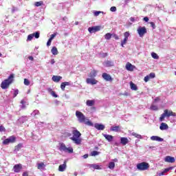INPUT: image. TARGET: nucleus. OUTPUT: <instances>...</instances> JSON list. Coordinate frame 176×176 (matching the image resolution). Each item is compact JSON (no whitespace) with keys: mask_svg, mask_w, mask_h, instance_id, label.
I'll return each mask as SVG.
<instances>
[{"mask_svg":"<svg viewBox=\"0 0 176 176\" xmlns=\"http://www.w3.org/2000/svg\"><path fill=\"white\" fill-rule=\"evenodd\" d=\"M59 151H60V152H65L67 153H74V148L72 147H67L64 143L60 144Z\"/></svg>","mask_w":176,"mask_h":176,"instance_id":"obj_5","label":"nucleus"},{"mask_svg":"<svg viewBox=\"0 0 176 176\" xmlns=\"http://www.w3.org/2000/svg\"><path fill=\"white\" fill-rule=\"evenodd\" d=\"M120 143L122 145H127V144H129V139H127V138H121Z\"/></svg>","mask_w":176,"mask_h":176,"instance_id":"obj_21","label":"nucleus"},{"mask_svg":"<svg viewBox=\"0 0 176 176\" xmlns=\"http://www.w3.org/2000/svg\"><path fill=\"white\" fill-rule=\"evenodd\" d=\"M98 154H99V153L97 151H94L91 153V156H97V155H98Z\"/></svg>","mask_w":176,"mask_h":176,"instance_id":"obj_44","label":"nucleus"},{"mask_svg":"<svg viewBox=\"0 0 176 176\" xmlns=\"http://www.w3.org/2000/svg\"><path fill=\"white\" fill-rule=\"evenodd\" d=\"M101 30V28L100 26H94L88 28L89 32L90 34H94L95 32H98Z\"/></svg>","mask_w":176,"mask_h":176,"instance_id":"obj_11","label":"nucleus"},{"mask_svg":"<svg viewBox=\"0 0 176 176\" xmlns=\"http://www.w3.org/2000/svg\"><path fill=\"white\" fill-rule=\"evenodd\" d=\"M76 116L78 118V120L79 123H85V124H87V126H93L94 124L93 122H91L86 116H85V114L82 113L81 111H76Z\"/></svg>","mask_w":176,"mask_h":176,"instance_id":"obj_1","label":"nucleus"},{"mask_svg":"<svg viewBox=\"0 0 176 176\" xmlns=\"http://www.w3.org/2000/svg\"><path fill=\"white\" fill-rule=\"evenodd\" d=\"M114 38L116 40L119 39V36H118V35H114Z\"/></svg>","mask_w":176,"mask_h":176,"instance_id":"obj_63","label":"nucleus"},{"mask_svg":"<svg viewBox=\"0 0 176 176\" xmlns=\"http://www.w3.org/2000/svg\"><path fill=\"white\" fill-rule=\"evenodd\" d=\"M14 81V74H11L7 79L4 80L1 82V89H3V90L6 89H9V87L10 86V85H12V82Z\"/></svg>","mask_w":176,"mask_h":176,"instance_id":"obj_3","label":"nucleus"},{"mask_svg":"<svg viewBox=\"0 0 176 176\" xmlns=\"http://www.w3.org/2000/svg\"><path fill=\"white\" fill-rule=\"evenodd\" d=\"M146 32H147L146 28H145V26H144V27L140 26L138 28V33L139 36H140V38H142V36H144L145 35V34H146Z\"/></svg>","mask_w":176,"mask_h":176,"instance_id":"obj_8","label":"nucleus"},{"mask_svg":"<svg viewBox=\"0 0 176 176\" xmlns=\"http://www.w3.org/2000/svg\"><path fill=\"white\" fill-rule=\"evenodd\" d=\"M82 157H83L84 159H87V157H89V154H85V155L82 156Z\"/></svg>","mask_w":176,"mask_h":176,"instance_id":"obj_58","label":"nucleus"},{"mask_svg":"<svg viewBox=\"0 0 176 176\" xmlns=\"http://www.w3.org/2000/svg\"><path fill=\"white\" fill-rule=\"evenodd\" d=\"M40 34L39 32H36L33 34H30L28 36V38L27 41H31L32 39L34 38H36V39H38L39 38Z\"/></svg>","mask_w":176,"mask_h":176,"instance_id":"obj_9","label":"nucleus"},{"mask_svg":"<svg viewBox=\"0 0 176 176\" xmlns=\"http://www.w3.org/2000/svg\"><path fill=\"white\" fill-rule=\"evenodd\" d=\"M105 39L109 40L112 38V34L111 33H107L104 35Z\"/></svg>","mask_w":176,"mask_h":176,"instance_id":"obj_35","label":"nucleus"},{"mask_svg":"<svg viewBox=\"0 0 176 176\" xmlns=\"http://www.w3.org/2000/svg\"><path fill=\"white\" fill-rule=\"evenodd\" d=\"M91 167L94 168V170H101V167L99 166V165L97 164H92Z\"/></svg>","mask_w":176,"mask_h":176,"instance_id":"obj_38","label":"nucleus"},{"mask_svg":"<svg viewBox=\"0 0 176 176\" xmlns=\"http://www.w3.org/2000/svg\"><path fill=\"white\" fill-rule=\"evenodd\" d=\"M23 176H28V172H23Z\"/></svg>","mask_w":176,"mask_h":176,"instance_id":"obj_59","label":"nucleus"},{"mask_svg":"<svg viewBox=\"0 0 176 176\" xmlns=\"http://www.w3.org/2000/svg\"><path fill=\"white\" fill-rule=\"evenodd\" d=\"M150 80H151V78H150V77L148 76H145L144 78V80L146 82H149Z\"/></svg>","mask_w":176,"mask_h":176,"instance_id":"obj_47","label":"nucleus"},{"mask_svg":"<svg viewBox=\"0 0 176 176\" xmlns=\"http://www.w3.org/2000/svg\"><path fill=\"white\" fill-rule=\"evenodd\" d=\"M103 137L106 138L109 142H111V141H113V136L111 135H107V134H102Z\"/></svg>","mask_w":176,"mask_h":176,"instance_id":"obj_19","label":"nucleus"},{"mask_svg":"<svg viewBox=\"0 0 176 176\" xmlns=\"http://www.w3.org/2000/svg\"><path fill=\"white\" fill-rule=\"evenodd\" d=\"M89 78H91L92 79H94L96 76H97V70L94 69L91 71V72L88 74Z\"/></svg>","mask_w":176,"mask_h":176,"instance_id":"obj_17","label":"nucleus"},{"mask_svg":"<svg viewBox=\"0 0 176 176\" xmlns=\"http://www.w3.org/2000/svg\"><path fill=\"white\" fill-rule=\"evenodd\" d=\"M86 82L87 85H97L98 83V80H96L95 78H87Z\"/></svg>","mask_w":176,"mask_h":176,"instance_id":"obj_13","label":"nucleus"},{"mask_svg":"<svg viewBox=\"0 0 176 176\" xmlns=\"http://www.w3.org/2000/svg\"><path fill=\"white\" fill-rule=\"evenodd\" d=\"M28 58H29V60H31V61H34V57L29 56Z\"/></svg>","mask_w":176,"mask_h":176,"instance_id":"obj_60","label":"nucleus"},{"mask_svg":"<svg viewBox=\"0 0 176 176\" xmlns=\"http://www.w3.org/2000/svg\"><path fill=\"white\" fill-rule=\"evenodd\" d=\"M61 79H63V77H61L60 76H52L53 82H56V83H58V82L60 80H61Z\"/></svg>","mask_w":176,"mask_h":176,"instance_id":"obj_20","label":"nucleus"},{"mask_svg":"<svg viewBox=\"0 0 176 176\" xmlns=\"http://www.w3.org/2000/svg\"><path fill=\"white\" fill-rule=\"evenodd\" d=\"M0 131L2 132V131H6V129H5V126H0Z\"/></svg>","mask_w":176,"mask_h":176,"instance_id":"obj_51","label":"nucleus"},{"mask_svg":"<svg viewBox=\"0 0 176 176\" xmlns=\"http://www.w3.org/2000/svg\"><path fill=\"white\" fill-rule=\"evenodd\" d=\"M105 65H106V67H112L113 64H112V62L107 60L105 63Z\"/></svg>","mask_w":176,"mask_h":176,"instance_id":"obj_41","label":"nucleus"},{"mask_svg":"<svg viewBox=\"0 0 176 176\" xmlns=\"http://www.w3.org/2000/svg\"><path fill=\"white\" fill-rule=\"evenodd\" d=\"M14 173H20L23 170V165L21 164H15L13 167Z\"/></svg>","mask_w":176,"mask_h":176,"instance_id":"obj_12","label":"nucleus"},{"mask_svg":"<svg viewBox=\"0 0 176 176\" xmlns=\"http://www.w3.org/2000/svg\"><path fill=\"white\" fill-rule=\"evenodd\" d=\"M65 167H67V164L64 162L63 164L59 166L58 170L63 172L65 170Z\"/></svg>","mask_w":176,"mask_h":176,"instance_id":"obj_30","label":"nucleus"},{"mask_svg":"<svg viewBox=\"0 0 176 176\" xmlns=\"http://www.w3.org/2000/svg\"><path fill=\"white\" fill-rule=\"evenodd\" d=\"M148 76H149L150 79H153V78H155L156 75L155 73H151Z\"/></svg>","mask_w":176,"mask_h":176,"instance_id":"obj_45","label":"nucleus"},{"mask_svg":"<svg viewBox=\"0 0 176 176\" xmlns=\"http://www.w3.org/2000/svg\"><path fill=\"white\" fill-rule=\"evenodd\" d=\"M138 170L140 171H145L149 168V164L148 162H143L137 164Z\"/></svg>","mask_w":176,"mask_h":176,"instance_id":"obj_6","label":"nucleus"},{"mask_svg":"<svg viewBox=\"0 0 176 176\" xmlns=\"http://www.w3.org/2000/svg\"><path fill=\"white\" fill-rule=\"evenodd\" d=\"M170 116L175 117L176 113L175 112H173V111L171 110L165 109L164 111V113L160 117V122H163L165 118H170Z\"/></svg>","mask_w":176,"mask_h":176,"instance_id":"obj_4","label":"nucleus"},{"mask_svg":"<svg viewBox=\"0 0 176 176\" xmlns=\"http://www.w3.org/2000/svg\"><path fill=\"white\" fill-rule=\"evenodd\" d=\"M54 63H56V60H54V59H52L51 60V64H54Z\"/></svg>","mask_w":176,"mask_h":176,"instance_id":"obj_61","label":"nucleus"},{"mask_svg":"<svg viewBox=\"0 0 176 176\" xmlns=\"http://www.w3.org/2000/svg\"><path fill=\"white\" fill-rule=\"evenodd\" d=\"M168 171H170V168H167L166 169L164 170L163 173H168Z\"/></svg>","mask_w":176,"mask_h":176,"instance_id":"obj_56","label":"nucleus"},{"mask_svg":"<svg viewBox=\"0 0 176 176\" xmlns=\"http://www.w3.org/2000/svg\"><path fill=\"white\" fill-rule=\"evenodd\" d=\"M102 77L106 82H112L113 80V78H112V76L111 75L108 74L107 73H103L102 74Z\"/></svg>","mask_w":176,"mask_h":176,"instance_id":"obj_10","label":"nucleus"},{"mask_svg":"<svg viewBox=\"0 0 176 176\" xmlns=\"http://www.w3.org/2000/svg\"><path fill=\"white\" fill-rule=\"evenodd\" d=\"M151 56L153 58H155V60H159V56L157 55V54L152 52Z\"/></svg>","mask_w":176,"mask_h":176,"instance_id":"obj_33","label":"nucleus"},{"mask_svg":"<svg viewBox=\"0 0 176 176\" xmlns=\"http://www.w3.org/2000/svg\"><path fill=\"white\" fill-rule=\"evenodd\" d=\"M52 41L50 38H49L48 41L47 42V46H50L52 45Z\"/></svg>","mask_w":176,"mask_h":176,"instance_id":"obj_53","label":"nucleus"},{"mask_svg":"<svg viewBox=\"0 0 176 176\" xmlns=\"http://www.w3.org/2000/svg\"><path fill=\"white\" fill-rule=\"evenodd\" d=\"M132 135H133V137H135V138H142L141 135H139L138 133H136L135 132L132 133Z\"/></svg>","mask_w":176,"mask_h":176,"instance_id":"obj_39","label":"nucleus"},{"mask_svg":"<svg viewBox=\"0 0 176 176\" xmlns=\"http://www.w3.org/2000/svg\"><path fill=\"white\" fill-rule=\"evenodd\" d=\"M73 137L70 138V140L76 144V145H80L82 144V139H80V136L82 135V133L78 130H74L72 131Z\"/></svg>","mask_w":176,"mask_h":176,"instance_id":"obj_2","label":"nucleus"},{"mask_svg":"<svg viewBox=\"0 0 176 176\" xmlns=\"http://www.w3.org/2000/svg\"><path fill=\"white\" fill-rule=\"evenodd\" d=\"M35 6H36L37 8L39 6H42V5H43V1H36L34 3Z\"/></svg>","mask_w":176,"mask_h":176,"instance_id":"obj_37","label":"nucleus"},{"mask_svg":"<svg viewBox=\"0 0 176 176\" xmlns=\"http://www.w3.org/2000/svg\"><path fill=\"white\" fill-rule=\"evenodd\" d=\"M94 127L95 129H96V130H99V131H102L105 129V126L102 124H98V123H96L94 124Z\"/></svg>","mask_w":176,"mask_h":176,"instance_id":"obj_15","label":"nucleus"},{"mask_svg":"<svg viewBox=\"0 0 176 176\" xmlns=\"http://www.w3.org/2000/svg\"><path fill=\"white\" fill-rule=\"evenodd\" d=\"M86 104L87 107H94V105L96 104V101L93 100H87Z\"/></svg>","mask_w":176,"mask_h":176,"instance_id":"obj_22","label":"nucleus"},{"mask_svg":"<svg viewBox=\"0 0 176 176\" xmlns=\"http://www.w3.org/2000/svg\"><path fill=\"white\" fill-rule=\"evenodd\" d=\"M120 96H125L126 97H128L129 93L128 92H124V94H120Z\"/></svg>","mask_w":176,"mask_h":176,"instance_id":"obj_55","label":"nucleus"},{"mask_svg":"<svg viewBox=\"0 0 176 176\" xmlns=\"http://www.w3.org/2000/svg\"><path fill=\"white\" fill-rule=\"evenodd\" d=\"M127 41H129V38H124V40L121 42V46L122 47H124V45L127 43Z\"/></svg>","mask_w":176,"mask_h":176,"instance_id":"obj_34","label":"nucleus"},{"mask_svg":"<svg viewBox=\"0 0 176 176\" xmlns=\"http://www.w3.org/2000/svg\"><path fill=\"white\" fill-rule=\"evenodd\" d=\"M130 87L131 90H134L135 91H137V90H138V87H137V85L133 82H130Z\"/></svg>","mask_w":176,"mask_h":176,"instance_id":"obj_24","label":"nucleus"},{"mask_svg":"<svg viewBox=\"0 0 176 176\" xmlns=\"http://www.w3.org/2000/svg\"><path fill=\"white\" fill-rule=\"evenodd\" d=\"M109 168H110V170H113L115 168V162H111L109 163Z\"/></svg>","mask_w":176,"mask_h":176,"instance_id":"obj_32","label":"nucleus"},{"mask_svg":"<svg viewBox=\"0 0 176 176\" xmlns=\"http://www.w3.org/2000/svg\"><path fill=\"white\" fill-rule=\"evenodd\" d=\"M144 20L146 21V23H148V21H149V18H148V16H145Z\"/></svg>","mask_w":176,"mask_h":176,"instance_id":"obj_57","label":"nucleus"},{"mask_svg":"<svg viewBox=\"0 0 176 176\" xmlns=\"http://www.w3.org/2000/svg\"><path fill=\"white\" fill-rule=\"evenodd\" d=\"M130 20H131V21H132V22L135 21V19L134 18H133V17H131V18L130 19Z\"/></svg>","mask_w":176,"mask_h":176,"instance_id":"obj_62","label":"nucleus"},{"mask_svg":"<svg viewBox=\"0 0 176 176\" xmlns=\"http://www.w3.org/2000/svg\"><path fill=\"white\" fill-rule=\"evenodd\" d=\"M150 24L153 30H155V28H156V25H155V23L151 22Z\"/></svg>","mask_w":176,"mask_h":176,"instance_id":"obj_52","label":"nucleus"},{"mask_svg":"<svg viewBox=\"0 0 176 176\" xmlns=\"http://www.w3.org/2000/svg\"><path fill=\"white\" fill-rule=\"evenodd\" d=\"M150 109H151V111H157L159 108L157 107V106L152 104L150 107Z\"/></svg>","mask_w":176,"mask_h":176,"instance_id":"obj_36","label":"nucleus"},{"mask_svg":"<svg viewBox=\"0 0 176 176\" xmlns=\"http://www.w3.org/2000/svg\"><path fill=\"white\" fill-rule=\"evenodd\" d=\"M64 135H65V137H71L72 134L69 132H65Z\"/></svg>","mask_w":176,"mask_h":176,"instance_id":"obj_50","label":"nucleus"},{"mask_svg":"<svg viewBox=\"0 0 176 176\" xmlns=\"http://www.w3.org/2000/svg\"><path fill=\"white\" fill-rule=\"evenodd\" d=\"M51 52L54 56H57L58 54V50H57V47H53L52 49L51 50Z\"/></svg>","mask_w":176,"mask_h":176,"instance_id":"obj_26","label":"nucleus"},{"mask_svg":"<svg viewBox=\"0 0 176 176\" xmlns=\"http://www.w3.org/2000/svg\"><path fill=\"white\" fill-rule=\"evenodd\" d=\"M113 162H115L116 163H118V159L115 158L114 160H113Z\"/></svg>","mask_w":176,"mask_h":176,"instance_id":"obj_64","label":"nucleus"},{"mask_svg":"<svg viewBox=\"0 0 176 176\" xmlns=\"http://www.w3.org/2000/svg\"><path fill=\"white\" fill-rule=\"evenodd\" d=\"M22 147H23V144L19 143L14 146V151L16 152H19V151H20V149H21Z\"/></svg>","mask_w":176,"mask_h":176,"instance_id":"obj_31","label":"nucleus"},{"mask_svg":"<svg viewBox=\"0 0 176 176\" xmlns=\"http://www.w3.org/2000/svg\"><path fill=\"white\" fill-rule=\"evenodd\" d=\"M45 167H46V165H45V164L43 162H41L37 164L38 170H42V169L45 168Z\"/></svg>","mask_w":176,"mask_h":176,"instance_id":"obj_27","label":"nucleus"},{"mask_svg":"<svg viewBox=\"0 0 176 176\" xmlns=\"http://www.w3.org/2000/svg\"><path fill=\"white\" fill-rule=\"evenodd\" d=\"M17 94H19V89H15L14 91V97H17Z\"/></svg>","mask_w":176,"mask_h":176,"instance_id":"obj_48","label":"nucleus"},{"mask_svg":"<svg viewBox=\"0 0 176 176\" xmlns=\"http://www.w3.org/2000/svg\"><path fill=\"white\" fill-rule=\"evenodd\" d=\"M151 140L152 141H158V142H162L164 141V139L159 136H151Z\"/></svg>","mask_w":176,"mask_h":176,"instance_id":"obj_18","label":"nucleus"},{"mask_svg":"<svg viewBox=\"0 0 176 176\" xmlns=\"http://www.w3.org/2000/svg\"><path fill=\"white\" fill-rule=\"evenodd\" d=\"M21 104H22L21 109H24V108H25V100H22L21 101Z\"/></svg>","mask_w":176,"mask_h":176,"instance_id":"obj_46","label":"nucleus"},{"mask_svg":"<svg viewBox=\"0 0 176 176\" xmlns=\"http://www.w3.org/2000/svg\"><path fill=\"white\" fill-rule=\"evenodd\" d=\"M16 138L14 135L10 136L8 138L4 140L2 142L3 145H9V144H14Z\"/></svg>","mask_w":176,"mask_h":176,"instance_id":"obj_7","label":"nucleus"},{"mask_svg":"<svg viewBox=\"0 0 176 176\" xmlns=\"http://www.w3.org/2000/svg\"><path fill=\"white\" fill-rule=\"evenodd\" d=\"M125 67L127 71H130L131 72H133V71H134V68H135V66L133 65L130 63H127Z\"/></svg>","mask_w":176,"mask_h":176,"instance_id":"obj_14","label":"nucleus"},{"mask_svg":"<svg viewBox=\"0 0 176 176\" xmlns=\"http://www.w3.org/2000/svg\"><path fill=\"white\" fill-rule=\"evenodd\" d=\"M160 130H167L168 129V125L166 123L162 122L160 126Z\"/></svg>","mask_w":176,"mask_h":176,"instance_id":"obj_23","label":"nucleus"},{"mask_svg":"<svg viewBox=\"0 0 176 176\" xmlns=\"http://www.w3.org/2000/svg\"><path fill=\"white\" fill-rule=\"evenodd\" d=\"M111 12H115L116 10V7L113 6L110 8Z\"/></svg>","mask_w":176,"mask_h":176,"instance_id":"obj_54","label":"nucleus"},{"mask_svg":"<svg viewBox=\"0 0 176 176\" xmlns=\"http://www.w3.org/2000/svg\"><path fill=\"white\" fill-rule=\"evenodd\" d=\"M101 13H102V14H104V12H102V11H96L94 12V16H99L100 14H101Z\"/></svg>","mask_w":176,"mask_h":176,"instance_id":"obj_42","label":"nucleus"},{"mask_svg":"<svg viewBox=\"0 0 176 176\" xmlns=\"http://www.w3.org/2000/svg\"><path fill=\"white\" fill-rule=\"evenodd\" d=\"M165 162H166V163H175V158L171 156H166L165 157Z\"/></svg>","mask_w":176,"mask_h":176,"instance_id":"obj_16","label":"nucleus"},{"mask_svg":"<svg viewBox=\"0 0 176 176\" xmlns=\"http://www.w3.org/2000/svg\"><path fill=\"white\" fill-rule=\"evenodd\" d=\"M56 35H57V33H54V34H52L51 36H50V39L51 41H53V39H54V38H55V36H56Z\"/></svg>","mask_w":176,"mask_h":176,"instance_id":"obj_49","label":"nucleus"},{"mask_svg":"<svg viewBox=\"0 0 176 176\" xmlns=\"http://www.w3.org/2000/svg\"><path fill=\"white\" fill-rule=\"evenodd\" d=\"M111 131H116V133H118V131H120V126H111Z\"/></svg>","mask_w":176,"mask_h":176,"instance_id":"obj_28","label":"nucleus"},{"mask_svg":"<svg viewBox=\"0 0 176 176\" xmlns=\"http://www.w3.org/2000/svg\"><path fill=\"white\" fill-rule=\"evenodd\" d=\"M65 86H69V82H62L60 85V89L64 91L65 90Z\"/></svg>","mask_w":176,"mask_h":176,"instance_id":"obj_25","label":"nucleus"},{"mask_svg":"<svg viewBox=\"0 0 176 176\" xmlns=\"http://www.w3.org/2000/svg\"><path fill=\"white\" fill-rule=\"evenodd\" d=\"M47 91L50 93V94L53 96V97H55V98H57V97H58V95L56 94L54 91L52 90V89L49 88Z\"/></svg>","mask_w":176,"mask_h":176,"instance_id":"obj_29","label":"nucleus"},{"mask_svg":"<svg viewBox=\"0 0 176 176\" xmlns=\"http://www.w3.org/2000/svg\"><path fill=\"white\" fill-rule=\"evenodd\" d=\"M124 36L125 39H129V36H130V33L129 32H126L124 33Z\"/></svg>","mask_w":176,"mask_h":176,"instance_id":"obj_43","label":"nucleus"},{"mask_svg":"<svg viewBox=\"0 0 176 176\" xmlns=\"http://www.w3.org/2000/svg\"><path fill=\"white\" fill-rule=\"evenodd\" d=\"M23 83H24V85H25V86H30V80H29L28 79L25 78Z\"/></svg>","mask_w":176,"mask_h":176,"instance_id":"obj_40","label":"nucleus"}]
</instances>
